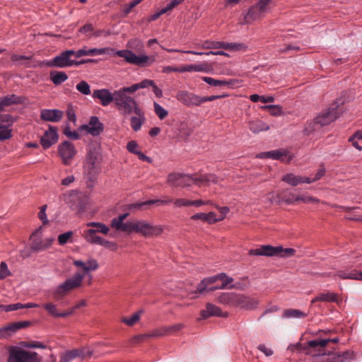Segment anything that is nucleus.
<instances>
[{
  "label": "nucleus",
  "mask_w": 362,
  "mask_h": 362,
  "mask_svg": "<svg viewBox=\"0 0 362 362\" xmlns=\"http://www.w3.org/2000/svg\"><path fill=\"white\" fill-rule=\"evenodd\" d=\"M85 274L76 272L74 275L66 279L62 284L56 287L53 292L55 298H61L70 291L81 286Z\"/></svg>",
  "instance_id": "nucleus-5"
},
{
  "label": "nucleus",
  "mask_w": 362,
  "mask_h": 362,
  "mask_svg": "<svg viewBox=\"0 0 362 362\" xmlns=\"http://www.w3.org/2000/svg\"><path fill=\"white\" fill-rule=\"evenodd\" d=\"M327 340H311L305 348L308 362H346L355 358L354 352H326Z\"/></svg>",
  "instance_id": "nucleus-1"
},
{
  "label": "nucleus",
  "mask_w": 362,
  "mask_h": 362,
  "mask_svg": "<svg viewBox=\"0 0 362 362\" xmlns=\"http://www.w3.org/2000/svg\"><path fill=\"white\" fill-rule=\"evenodd\" d=\"M218 182V177L214 174H205L197 175V185H207L209 183L216 184Z\"/></svg>",
  "instance_id": "nucleus-38"
},
{
  "label": "nucleus",
  "mask_w": 362,
  "mask_h": 362,
  "mask_svg": "<svg viewBox=\"0 0 362 362\" xmlns=\"http://www.w3.org/2000/svg\"><path fill=\"white\" fill-rule=\"evenodd\" d=\"M153 107H154V112H155L156 115L158 116V117L160 119H163L168 116V110H166L164 107H163L158 103H156V102L153 103Z\"/></svg>",
  "instance_id": "nucleus-50"
},
{
  "label": "nucleus",
  "mask_w": 362,
  "mask_h": 362,
  "mask_svg": "<svg viewBox=\"0 0 362 362\" xmlns=\"http://www.w3.org/2000/svg\"><path fill=\"white\" fill-rule=\"evenodd\" d=\"M83 237L85 240L90 244L101 245L105 248H110L112 250H115L117 247V245L115 243L105 240L100 236H94L93 230H85Z\"/></svg>",
  "instance_id": "nucleus-19"
},
{
  "label": "nucleus",
  "mask_w": 362,
  "mask_h": 362,
  "mask_svg": "<svg viewBox=\"0 0 362 362\" xmlns=\"http://www.w3.org/2000/svg\"><path fill=\"white\" fill-rule=\"evenodd\" d=\"M42 234V227L40 226L37 228L31 235L30 240H32V250L34 251H42L48 248L54 241L53 238H49L41 240Z\"/></svg>",
  "instance_id": "nucleus-11"
},
{
  "label": "nucleus",
  "mask_w": 362,
  "mask_h": 362,
  "mask_svg": "<svg viewBox=\"0 0 362 362\" xmlns=\"http://www.w3.org/2000/svg\"><path fill=\"white\" fill-rule=\"evenodd\" d=\"M277 251V246L274 247L269 245H262L259 248L250 250L248 254L255 256L276 257Z\"/></svg>",
  "instance_id": "nucleus-26"
},
{
  "label": "nucleus",
  "mask_w": 362,
  "mask_h": 362,
  "mask_svg": "<svg viewBox=\"0 0 362 362\" xmlns=\"http://www.w3.org/2000/svg\"><path fill=\"white\" fill-rule=\"evenodd\" d=\"M11 275L8 266L5 262H1L0 264V279H4Z\"/></svg>",
  "instance_id": "nucleus-62"
},
{
  "label": "nucleus",
  "mask_w": 362,
  "mask_h": 362,
  "mask_svg": "<svg viewBox=\"0 0 362 362\" xmlns=\"http://www.w3.org/2000/svg\"><path fill=\"white\" fill-rule=\"evenodd\" d=\"M263 14L264 12L260 11L259 8L255 4L248 9L245 16V23H251L252 21L260 18Z\"/></svg>",
  "instance_id": "nucleus-34"
},
{
  "label": "nucleus",
  "mask_w": 362,
  "mask_h": 362,
  "mask_svg": "<svg viewBox=\"0 0 362 362\" xmlns=\"http://www.w3.org/2000/svg\"><path fill=\"white\" fill-rule=\"evenodd\" d=\"M93 31L94 27L91 23H87L79 29V32L88 37H90L93 35Z\"/></svg>",
  "instance_id": "nucleus-59"
},
{
  "label": "nucleus",
  "mask_w": 362,
  "mask_h": 362,
  "mask_svg": "<svg viewBox=\"0 0 362 362\" xmlns=\"http://www.w3.org/2000/svg\"><path fill=\"white\" fill-rule=\"evenodd\" d=\"M259 304L257 298H252L243 293H236L235 308L242 310H255Z\"/></svg>",
  "instance_id": "nucleus-16"
},
{
  "label": "nucleus",
  "mask_w": 362,
  "mask_h": 362,
  "mask_svg": "<svg viewBox=\"0 0 362 362\" xmlns=\"http://www.w3.org/2000/svg\"><path fill=\"white\" fill-rule=\"evenodd\" d=\"M7 362H42V358L37 352L13 347L9 350Z\"/></svg>",
  "instance_id": "nucleus-8"
},
{
  "label": "nucleus",
  "mask_w": 362,
  "mask_h": 362,
  "mask_svg": "<svg viewBox=\"0 0 362 362\" xmlns=\"http://www.w3.org/2000/svg\"><path fill=\"white\" fill-rule=\"evenodd\" d=\"M52 83L55 85H60L67 80L68 76L64 71H53L50 74Z\"/></svg>",
  "instance_id": "nucleus-40"
},
{
  "label": "nucleus",
  "mask_w": 362,
  "mask_h": 362,
  "mask_svg": "<svg viewBox=\"0 0 362 362\" xmlns=\"http://www.w3.org/2000/svg\"><path fill=\"white\" fill-rule=\"evenodd\" d=\"M224 42L223 41H214V40H205L201 45L203 49H223Z\"/></svg>",
  "instance_id": "nucleus-43"
},
{
  "label": "nucleus",
  "mask_w": 362,
  "mask_h": 362,
  "mask_svg": "<svg viewBox=\"0 0 362 362\" xmlns=\"http://www.w3.org/2000/svg\"><path fill=\"white\" fill-rule=\"evenodd\" d=\"M64 115L62 110L57 109H42L40 111V118L46 122H57Z\"/></svg>",
  "instance_id": "nucleus-23"
},
{
  "label": "nucleus",
  "mask_w": 362,
  "mask_h": 362,
  "mask_svg": "<svg viewBox=\"0 0 362 362\" xmlns=\"http://www.w3.org/2000/svg\"><path fill=\"white\" fill-rule=\"evenodd\" d=\"M76 90L84 95H88L91 93L90 86L86 81H81L76 86Z\"/></svg>",
  "instance_id": "nucleus-47"
},
{
  "label": "nucleus",
  "mask_w": 362,
  "mask_h": 362,
  "mask_svg": "<svg viewBox=\"0 0 362 362\" xmlns=\"http://www.w3.org/2000/svg\"><path fill=\"white\" fill-rule=\"evenodd\" d=\"M100 147L95 146H88L84 162L98 165L100 163Z\"/></svg>",
  "instance_id": "nucleus-27"
},
{
  "label": "nucleus",
  "mask_w": 362,
  "mask_h": 362,
  "mask_svg": "<svg viewBox=\"0 0 362 362\" xmlns=\"http://www.w3.org/2000/svg\"><path fill=\"white\" fill-rule=\"evenodd\" d=\"M286 202L288 204H293L295 202H302L304 203L310 202V196L305 194L298 195L293 199H286Z\"/></svg>",
  "instance_id": "nucleus-61"
},
{
  "label": "nucleus",
  "mask_w": 362,
  "mask_h": 362,
  "mask_svg": "<svg viewBox=\"0 0 362 362\" xmlns=\"http://www.w3.org/2000/svg\"><path fill=\"white\" fill-rule=\"evenodd\" d=\"M61 199L71 209L78 211H84L89 203V197L85 193L77 190H71L64 193L62 194Z\"/></svg>",
  "instance_id": "nucleus-4"
},
{
  "label": "nucleus",
  "mask_w": 362,
  "mask_h": 362,
  "mask_svg": "<svg viewBox=\"0 0 362 362\" xmlns=\"http://www.w3.org/2000/svg\"><path fill=\"white\" fill-rule=\"evenodd\" d=\"M85 349H73L66 351L61 357L60 362H70L71 360L77 357L84 358Z\"/></svg>",
  "instance_id": "nucleus-35"
},
{
  "label": "nucleus",
  "mask_w": 362,
  "mask_h": 362,
  "mask_svg": "<svg viewBox=\"0 0 362 362\" xmlns=\"http://www.w3.org/2000/svg\"><path fill=\"white\" fill-rule=\"evenodd\" d=\"M164 228L162 225L153 224L144 219L132 221V233H136L145 238L158 237L163 234Z\"/></svg>",
  "instance_id": "nucleus-3"
},
{
  "label": "nucleus",
  "mask_w": 362,
  "mask_h": 362,
  "mask_svg": "<svg viewBox=\"0 0 362 362\" xmlns=\"http://www.w3.org/2000/svg\"><path fill=\"white\" fill-rule=\"evenodd\" d=\"M4 100V105L6 106L11 105L13 104H18L21 103V100L19 97L16 95L15 94H12L10 95H6L2 98Z\"/></svg>",
  "instance_id": "nucleus-55"
},
{
  "label": "nucleus",
  "mask_w": 362,
  "mask_h": 362,
  "mask_svg": "<svg viewBox=\"0 0 362 362\" xmlns=\"http://www.w3.org/2000/svg\"><path fill=\"white\" fill-rule=\"evenodd\" d=\"M111 227L117 230L132 233V221L124 223L123 221L116 217L111 221Z\"/></svg>",
  "instance_id": "nucleus-32"
},
{
  "label": "nucleus",
  "mask_w": 362,
  "mask_h": 362,
  "mask_svg": "<svg viewBox=\"0 0 362 362\" xmlns=\"http://www.w3.org/2000/svg\"><path fill=\"white\" fill-rule=\"evenodd\" d=\"M282 180L292 186H297L301 183H310V178L308 177L298 176L293 173L285 175Z\"/></svg>",
  "instance_id": "nucleus-30"
},
{
  "label": "nucleus",
  "mask_w": 362,
  "mask_h": 362,
  "mask_svg": "<svg viewBox=\"0 0 362 362\" xmlns=\"http://www.w3.org/2000/svg\"><path fill=\"white\" fill-rule=\"evenodd\" d=\"M201 315L204 319L211 316L227 317H228V313L223 312L219 307L208 303L206 305V309L201 311Z\"/></svg>",
  "instance_id": "nucleus-25"
},
{
  "label": "nucleus",
  "mask_w": 362,
  "mask_h": 362,
  "mask_svg": "<svg viewBox=\"0 0 362 362\" xmlns=\"http://www.w3.org/2000/svg\"><path fill=\"white\" fill-rule=\"evenodd\" d=\"M93 98L99 99L103 106H107L112 102H115V91L111 93L106 88L95 90L93 93Z\"/></svg>",
  "instance_id": "nucleus-21"
},
{
  "label": "nucleus",
  "mask_w": 362,
  "mask_h": 362,
  "mask_svg": "<svg viewBox=\"0 0 362 362\" xmlns=\"http://www.w3.org/2000/svg\"><path fill=\"white\" fill-rule=\"evenodd\" d=\"M226 279H232L231 277L226 275L225 273H219L216 275L206 277L203 279L200 283L197 286V291H194V293H204L207 289V286H211V284L216 283L218 281H221L224 282L226 281Z\"/></svg>",
  "instance_id": "nucleus-17"
},
{
  "label": "nucleus",
  "mask_w": 362,
  "mask_h": 362,
  "mask_svg": "<svg viewBox=\"0 0 362 362\" xmlns=\"http://www.w3.org/2000/svg\"><path fill=\"white\" fill-rule=\"evenodd\" d=\"M282 316L284 318H303L307 314L299 310L288 309L284 311Z\"/></svg>",
  "instance_id": "nucleus-41"
},
{
  "label": "nucleus",
  "mask_w": 362,
  "mask_h": 362,
  "mask_svg": "<svg viewBox=\"0 0 362 362\" xmlns=\"http://www.w3.org/2000/svg\"><path fill=\"white\" fill-rule=\"evenodd\" d=\"M116 54L124 58L127 63L139 66H148L156 62L154 56H147L145 54L137 56L129 49L118 50L116 52Z\"/></svg>",
  "instance_id": "nucleus-6"
},
{
  "label": "nucleus",
  "mask_w": 362,
  "mask_h": 362,
  "mask_svg": "<svg viewBox=\"0 0 362 362\" xmlns=\"http://www.w3.org/2000/svg\"><path fill=\"white\" fill-rule=\"evenodd\" d=\"M236 293L234 292L221 293L217 296V302L230 308H235Z\"/></svg>",
  "instance_id": "nucleus-28"
},
{
  "label": "nucleus",
  "mask_w": 362,
  "mask_h": 362,
  "mask_svg": "<svg viewBox=\"0 0 362 362\" xmlns=\"http://www.w3.org/2000/svg\"><path fill=\"white\" fill-rule=\"evenodd\" d=\"M334 276H337L341 279L362 281V272H358L356 269L339 270Z\"/></svg>",
  "instance_id": "nucleus-29"
},
{
  "label": "nucleus",
  "mask_w": 362,
  "mask_h": 362,
  "mask_svg": "<svg viewBox=\"0 0 362 362\" xmlns=\"http://www.w3.org/2000/svg\"><path fill=\"white\" fill-rule=\"evenodd\" d=\"M168 335L167 326H163L153 329L150 334L152 337H161Z\"/></svg>",
  "instance_id": "nucleus-56"
},
{
  "label": "nucleus",
  "mask_w": 362,
  "mask_h": 362,
  "mask_svg": "<svg viewBox=\"0 0 362 362\" xmlns=\"http://www.w3.org/2000/svg\"><path fill=\"white\" fill-rule=\"evenodd\" d=\"M132 114H135L136 116L130 118V126L134 132H138L146 122L145 113L139 107L136 110H133Z\"/></svg>",
  "instance_id": "nucleus-24"
},
{
  "label": "nucleus",
  "mask_w": 362,
  "mask_h": 362,
  "mask_svg": "<svg viewBox=\"0 0 362 362\" xmlns=\"http://www.w3.org/2000/svg\"><path fill=\"white\" fill-rule=\"evenodd\" d=\"M0 308L5 312H11L17 310L18 309L23 308V304L21 303H17L14 304H9V305H1Z\"/></svg>",
  "instance_id": "nucleus-60"
},
{
  "label": "nucleus",
  "mask_w": 362,
  "mask_h": 362,
  "mask_svg": "<svg viewBox=\"0 0 362 362\" xmlns=\"http://www.w3.org/2000/svg\"><path fill=\"white\" fill-rule=\"evenodd\" d=\"M13 122L14 119L10 115H0V141L8 140L12 137L11 127Z\"/></svg>",
  "instance_id": "nucleus-15"
},
{
  "label": "nucleus",
  "mask_w": 362,
  "mask_h": 362,
  "mask_svg": "<svg viewBox=\"0 0 362 362\" xmlns=\"http://www.w3.org/2000/svg\"><path fill=\"white\" fill-rule=\"evenodd\" d=\"M127 149L128 150V151L135 155H136L137 153L140 151L139 146L138 145L137 142L134 140L130 141L127 143Z\"/></svg>",
  "instance_id": "nucleus-64"
},
{
  "label": "nucleus",
  "mask_w": 362,
  "mask_h": 362,
  "mask_svg": "<svg viewBox=\"0 0 362 362\" xmlns=\"http://www.w3.org/2000/svg\"><path fill=\"white\" fill-rule=\"evenodd\" d=\"M22 346L27 349H46V345L39 341H23Z\"/></svg>",
  "instance_id": "nucleus-54"
},
{
  "label": "nucleus",
  "mask_w": 362,
  "mask_h": 362,
  "mask_svg": "<svg viewBox=\"0 0 362 362\" xmlns=\"http://www.w3.org/2000/svg\"><path fill=\"white\" fill-rule=\"evenodd\" d=\"M167 182L175 187H187L197 185V175L171 173L168 175Z\"/></svg>",
  "instance_id": "nucleus-9"
},
{
  "label": "nucleus",
  "mask_w": 362,
  "mask_h": 362,
  "mask_svg": "<svg viewBox=\"0 0 362 362\" xmlns=\"http://www.w3.org/2000/svg\"><path fill=\"white\" fill-rule=\"evenodd\" d=\"M153 82L154 81L151 79H144L139 83L132 85L129 87L131 88L132 90L135 93L139 89L151 87V86L153 85Z\"/></svg>",
  "instance_id": "nucleus-46"
},
{
  "label": "nucleus",
  "mask_w": 362,
  "mask_h": 362,
  "mask_svg": "<svg viewBox=\"0 0 362 362\" xmlns=\"http://www.w3.org/2000/svg\"><path fill=\"white\" fill-rule=\"evenodd\" d=\"M262 110H268L271 115L279 116L283 114L282 107L279 105H265L261 107Z\"/></svg>",
  "instance_id": "nucleus-44"
},
{
  "label": "nucleus",
  "mask_w": 362,
  "mask_h": 362,
  "mask_svg": "<svg viewBox=\"0 0 362 362\" xmlns=\"http://www.w3.org/2000/svg\"><path fill=\"white\" fill-rule=\"evenodd\" d=\"M216 214L214 212H209L207 214L205 213H198L192 215L191 218L192 220H202L204 222H206L209 223H214L218 221L216 218Z\"/></svg>",
  "instance_id": "nucleus-37"
},
{
  "label": "nucleus",
  "mask_w": 362,
  "mask_h": 362,
  "mask_svg": "<svg viewBox=\"0 0 362 362\" xmlns=\"http://www.w3.org/2000/svg\"><path fill=\"white\" fill-rule=\"evenodd\" d=\"M273 0H259L258 2L255 4V5L259 8L260 11H263L264 13L269 11V5L272 2Z\"/></svg>",
  "instance_id": "nucleus-58"
},
{
  "label": "nucleus",
  "mask_w": 362,
  "mask_h": 362,
  "mask_svg": "<svg viewBox=\"0 0 362 362\" xmlns=\"http://www.w3.org/2000/svg\"><path fill=\"white\" fill-rule=\"evenodd\" d=\"M134 93L130 87H123L115 90V105L117 110L124 115L128 116L132 114L133 110L139 107V105L134 97Z\"/></svg>",
  "instance_id": "nucleus-2"
},
{
  "label": "nucleus",
  "mask_w": 362,
  "mask_h": 362,
  "mask_svg": "<svg viewBox=\"0 0 362 362\" xmlns=\"http://www.w3.org/2000/svg\"><path fill=\"white\" fill-rule=\"evenodd\" d=\"M113 49L110 47H103V48H92L87 49L86 47L80 49L77 51H75V57L77 58L81 57L83 56H96L101 55L104 54H110L113 52Z\"/></svg>",
  "instance_id": "nucleus-22"
},
{
  "label": "nucleus",
  "mask_w": 362,
  "mask_h": 362,
  "mask_svg": "<svg viewBox=\"0 0 362 362\" xmlns=\"http://www.w3.org/2000/svg\"><path fill=\"white\" fill-rule=\"evenodd\" d=\"M99 172L98 165L83 162V175L90 181H95Z\"/></svg>",
  "instance_id": "nucleus-31"
},
{
  "label": "nucleus",
  "mask_w": 362,
  "mask_h": 362,
  "mask_svg": "<svg viewBox=\"0 0 362 362\" xmlns=\"http://www.w3.org/2000/svg\"><path fill=\"white\" fill-rule=\"evenodd\" d=\"M185 327L183 323H177L173 325L167 326L168 335L175 334L180 332Z\"/></svg>",
  "instance_id": "nucleus-57"
},
{
  "label": "nucleus",
  "mask_w": 362,
  "mask_h": 362,
  "mask_svg": "<svg viewBox=\"0 0 362 362\" xmlns=\"http://www.w3.org/2000/svg\"><path fill=\"white\" fill-rule=\"evenodd\" d=\"M339 296L337 293L333 292H325L320 293L314 298L312 299L311 303H315L318 301L321 302H329V303H337Z\"/></svg>",
  "instance_id": "nucleus-33"
},
{
  "label": "nucleus",
  "mask_w": 362,
  "mask_h": 362,
  "mask_svg": "<svg viewBox=\"0 0 362 362\" xmlns=\"http://www.w3.org/2000/svg\"><path fill=\"white\" fill-rule=\"evenodd\" d=\"M103 129L104 125L97 116H91L88 124H82L78 128V131H86L93 136H99Z\"/></svg>",
  "instance_id": "nucleus-14"
},
{
  "label": "nucleus",
  "mask_w": 362,
  "mask_h": 362,
  "mask_svg": "<svg viewBox=\"0 0 362 362\" xmlns=\"http://www.w3.org/2000/svg\"><path fill=\"white\" fill-rule=\"evenodd\" d=\"M71 55L75 56V51L74 50H66L63 52H62L59 55L56 56L52 59V61L49 62L47 63V65L49 66L52 67H59V68H64V67H69L71 66H78L81 64L86 63V62H94V59H87V60H82L80 62L71 59L70 57Z\"/></svg>",
  "instance_id": "nucleus-7"
},
{
  "label": "nucleus",
  "mask_w": 362,
  "mask_h": 362,
  "mask_svg": "<svg viewBox=\"0 0 362 362\" xmlns=\"http://www.w3.org/2000/svg\"><path fill=\"white\" fill-rule=\"evenodd\" d=\"M142 313V310H139L137 313H135L129 317H124L122 319V322L126 324L128 326H133L136 322H137L140 319V314Z\"/></svg>",
  "instance_id": "nucleus-51"
},
{
  "label": "nucleus",
  "mask_w": 362,
  "mask_h": 362,
  "mask_svg": "<svg viewBox=\"0 0 362 362\" xmlns=\"http://www.w3.org/2000/svg\"><path fill=\"white\" fill-rule=\"evenodd\" d=\"M339 106L337 102L334 103L332 107H329L325 112H321L315 118V123L320 126H325L334 121L339 116L337 112Z\"/></svg>",
  "instance_id": "nucleus-12"
},
{
  "label": "nucleus",
  "mask_w": 362,
  "mask_h": 362,
  "mask_svg": "<svg viewBox=\"0 0 362 362\" xmlns=\"http://www.w3.org/2000/svg\"><path fill=\"white\" fill-rule=\"evenodd\" d=\"M257 157L262 159L270 158L272 160H279L288 163L293 159V156L286 149L279 148L273 151L262 152L259 153Z\"/></svg>",
  "instance_id": "nucleus-13"
},
{
  "label": "nucleus",
  "mask_w": 362,
  "mask_h": 362,
  "mask_svg": "<svg viewBox=\"0 0 362 362\" xmlns=\"http://www.w3.org/2000/svg\"><path fill=\"white\" fill-rule=\"evenodd\" d=\"M223 49L232 51H245L247 49V46L244 43L224 42Z\"/></svg>",
  "instance_id": "nucleus-45"
},
{
  "label": "nucleus",
  "mask_w": 362,
  "mask_h": 362,
  "mask_svg": "<svg viewBox=\"0 0 362 362\" xmlns=\"http://www.w3.org/2000/svg\"><path fill=\"white\" fill-rule=\"evenodd\" d=\"M233 281V279H226V281H224V282H222L221 284V285H217V286H207V289L206 290V291L204 293H209V292H212V291H214L216 290H218V289H226V288H229V289H232V288H236L234 285H230L229 286H228V284H230V283H232Z\"/></svg>",
  "instance_id": "nucleus-42"
},
{
  "label": "nucleus",
  "mask_w": 362,
  "mask_h": 362,
  "mask_svg": "<svg viewBox=\"0 0 362 362\" xmlns=\"http://www.w3.org/2000/svg\"><path fill=\"white\" fill-rule=\"evenodd\" d=\"M276 257H288L295 255L296 250L293 248H284L282 246H277Z\"/></svg>",
  "instance_id": "nucleus-48"
},
{
  "label": "nucleus",
  "mask_w": 362,
  "mask_h": 362,
  "mask_svg": "<svg viewBox=\"0 0 362 362\" xmlns=\"http://www.w3.org/2000/svg\"><path fill=\"white\" fill-rule=\"evenodd\" d=\"M202 80L209 85L214 87L226 86V80H217L209 76H203Z\"/></svg>",
  "instance_id": "nucleus-53"
},
{
  "label": "nucleus",
  "mask_w": 362,
  "mask_h": 362,
  "mask_svg": "<svg viewBox=\"0 0 362 362\" xmlns=\"http://www.w3.org/2000/svg\"><path fill=\"white\" fill-rule=\"evenodd\" d=\"M73 232L67 231L58 236L57 240L60 245H64L67 243H72Z\"/></svg>",
  "instance_id": "nucleus-49"
},
{
  "label": "nucleus",
  "mask_w": 362,
  "mask_h": 362,
  "mask_svg": "<svg viewBox=\"0 0 362 362\" xmlns=\"http://www.w3.org/2000/svg\"><path fill=\"white\" fill-rule=\"evenodd\" d=\"M248 127L250 131L255 134L269 129V126L260 119H254L250 121Z\"/></svg>",
  "instance_id": "nucleus-36"
},
{
  "label": "nucleus",
  "mask_w": 362,
  "mask_h": 362,
  "mask_svg": "<svg viewBox=\"0 0 362 362\" xmlns=\"http://www.w3.org/2000/svg\"><path fill=\"white\" fill-rule=\"evenodd\" d=\"M77 151L73 143L65 141L58 146V154L64 165H69L76 155Z\"/></svg>",
  "instance_id": "nucleus-10"
},
{
  "label": "nucleus",
  "mask_w": 362,
  "mask_h": 362,
  "mask_svg": "<svg viewBox=\"0 0 362 362\" xmlns=\"http://www.w3.org/2000/svg\"><path fill=\"white\" fill-rule=\"evenodd\" d=\"M99 264L96 259H89L86 262V272H89L90 271H95L98 269Z\"/></svg>",
  "instance_id": "nucleus-63"
},
{
  "label": "nucleus",
  "mask_w": 362,
  "mask_h": 362,
  "mask_svg": "<svg viewBox=\"0 0 362 362\" xmlns=\"http://www.w3.org/2000/svg\"><path fill=\"white\" fill-rule=\"evenodd\" d=\"M88 227H94L95 229H88V230H93L94 236H98L97 233L107 234L110 228L105 224L100 222H88L86 223Z\"/></svg>",
  "instance_id": "nucleus-39"
},
{
  "label": "nucleus",
  "mask_w": 362,
  "mask_h": 362,
  "mask_svg": "<svg viewBox=\"0 0 362 362\" xmlns=\"http://www.w3.org/2000/svg\"><path fill=\"white\" fill-rule=\"evenodd\" d=\"M46 311L54 317H59V312H58L57 305L53 303H47L43 305Z\"/></svg>",
  "instance_id": "nucleus-52"
},
{
  "label": "nucleus",
  "mask_w": 362,
  "mask_h": 362,
  "mask_svg": "<svg viewBox=\"0 0 362 362\" xmlns=\"http://www.w3.org/2000/svg\"><path fill=\"white\" fill-rule=\"evenodd\" d=\"M57 140V129L56 127L50 126L49 129L41 137L40 144L45 149H47L54 144Z\"/></svg>",
  "instance_id": "nucleus-20"
},
{
  "label": "nucleus",
  "mask_w": 362,
  "mask_h": 362,
  "mask_svg": "<svg viewBox=\"0 0 362 362\" xmlns=\"http://www.w3.org/2000/svg\"><path fill=\"white\" fill-rule=\"evenodd\" d=\"M176 99L188 107L200 105V96L187 90L178 91L176 95Z\"/></svg>",
  "instance_id": "nucleus-18"
}]
</instances>
